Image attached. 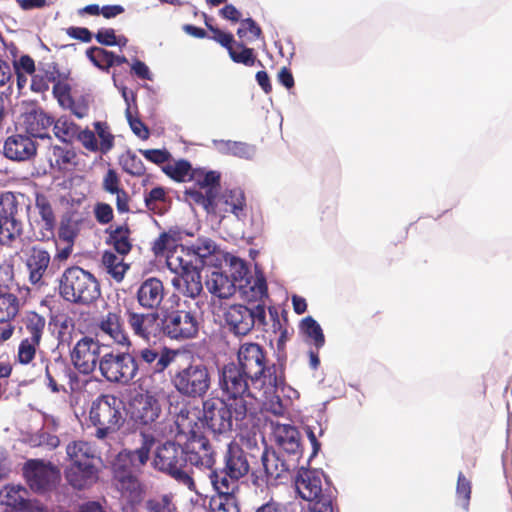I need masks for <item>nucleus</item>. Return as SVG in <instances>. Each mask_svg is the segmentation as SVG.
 Wrapping results in <instances>:
<instances>
[{
  "mask_svg": "<svg viewBox=\"0 0 512 512\" xmlns=\"http://www.w3.org/2000/svg\"><path fill=\"white\" fill-rule=\"evenodd\" d=\"M236 365L250 375L253 388L258 389L263 396L275 393L285 384L283 369L274 363L269 365L267 352L259 343H241L237 351Z\"/></svg>",
  "mask_w": 512,
  "mask_h": 512,
  "instance_id": "obj_1",
  "label": "nucleus"
},
{
  "mask_svg": "<svg viewBox=\"0 0 512 512\" xmlns=\"http://www.w3.org/2000/svg\"><path fill=\"white\" fill-rule=\"evenodd\" d=\"M66 454L70 465L65 470V478L73 488L81 490L97 482L95 449L89 442L83 440L70 442L66 446Z\"/></svg>",
  "mask_w": 512,
  "mask_h": 512,
  "instance_id": "obj_2",
  "label": "nucleus"
},
{
  "mask_svg": "<svg viewBox=\"0 0 512 512\" xmlns=\"http://www.w3.org/2000/svg\"><path fill=\"white\" fill-rule=\"evenodd\" d=\"M58 291L65 301L76 305H90L101 296L96 277L79 266L64 270L59 278Z\"/></svg>",
  "mask_w": 512,
  "mask_h": 512,
  "instance_id": "obj_3",
  "label": "nucleus"
},
{
  "mask_svg": "<svg viewBox=\"0 0 512 512\" xmlns=\"http://www.w3.org/2000/svg\"><path fill=\"white\" fill-rule=\"evenodd\" d=\"M250 375L235 362L225 364L219 376V386L226 399L234 402L235 411L238 417L247 415V399H256L255 389L249 386Z\"/></svg>",
  "mask_w": 512,
  "mask_h": 512,
  "instance_id": "obj_4",
  "label": "nucleus"
},
{
  "mask_svg": "<svg viewBox=\"0 0 512 512\" xmlns=\"http://www.w3.org/2000/svg\"><path fill=\"white\" fill-rule=\"evenodd\" d=\"M122 401L112 394H102L92 401L89 423L96 428L95 437L103 440L117 432L124 423Z\"/></svg>",
  "mask_w": 512,
  "mask_h": 512,
  "instance_id": "obj_5",
  "label": "nucleus"
},
{
  "mask_svg": "<svg viewBox=\"0 0 512 512\" xmlns=\"http://www.w3.org/2000/svg\"><path fill=\"white\" fill-rule=\"evenodd\" d=\"M234 402L224 398H209L202 404V423L214 438H230L233 423L243 421L246 415L238 417Z\"/></svg>",
  "mask_w": 512,
  "mask_h": 512,
  "instance_id": "obj_6",
  "label": "nucleus"
},
{
  "mask_svg": "<svg viewBox=\"0 0 512 512\" xmlns=\"http://www.w3.org/2000/svg\"><path fill=\"white\" fill-rule=\"evenodd\" d=\"M188 421L187 415L181 411L177 425L183 433L189 434V437L182 445L186 466L189 464L199 469L213 470L216 463V453L212 448L209 439L195 431L191 422Z\"/></svg>",
  "mask_w": 512,
  "mask_h": 512,
  "instance_id": "obj_7",
  "label": "nucleus"
},
{
  "mask_svg": "<svg viewBox=\"0 0 512 512\" xmlns=\"http://www.w3.org/2000/svg\"><path fill=\"white\" fill-rule=\"evenodd\" d=\"M224 466L209 473L211 483L220 484L221 489H238V481L250 471L246 452L235 441L227 444L223 455Z\"/></svg>",
  "mask_w": 512,
  "mask_h": 512,
  "instance_id": "obj_8",
  "label": "nucleus"
},
{
  "mask_svg": "<svg viewBox=\"0 0 512 512\" xmlns=\"http://www.w3.org/2000/svg\"><path fill=\"white\" fill-rule=\"evenodd\" d=\"M184 457L182 445L173 441H166L156 448L153 466L156 470L169 475L189 490L195 491L196 485L190 472L186 470Z\"/></svg>",
  "mask_w": 512,
  "mask_h": 512,
  "instance_id": "obj_9",
  "label": "nucleus"
},
{
  "mask_svg": "<svg viewBox=\"0 0 512 512\" xmlns=\"http://www.w3.org/2000/svg\"><path fill=\"white\" fill-rule=\"evenodd\" d=\"M176 391L187 398H203L211 387L209 368L201 362H191L179 367L171 377Z\"/></svg>",
  "mask_w": 512,
  "mask_h": 512,
  "instance_id": "obj_10",
  "label": "nucleus"
},
{
  "mask_svg": "<svg viewBox=\"0 0 512 512\" xmlns=\"http://www.w3.org/2000/svg\"><path fill=\"white\" fill-rule=\"evenodd\" d=\"M139 363L129 352L106 351L102 353L99 372L109 383L128 385L137 376Z\"/></svg>",
  "mask_w": 512,
  "mask_h": 512,
  "instance_id": "obj_11",
  "label": "nucleus"
},
{
  "mask_svg": "<svg viewBox=\"0 0 512 512\" xmlns=\"http://www.w3.org/2000/svg\"><path fill=\"white\" fill-rule=\"evenodd\" d=\"M224 320L228 330L236 336H246L255 325H266L265 304L258 303L251 306L230 305L224 313Z\"/></svg>",
  "mask_w": 512,
  "mask_h": 512,
  "instance_id": "obj_12",
  "label": "nucleus"
},
{
  "mask_svg": "<svg viewBox=\"0 0 512 512\" xmlns=\"http://www.w3.org/2000/svg\"><path fill=\"white\" fill-rule=\"evenodd\" d=\"M23 477L29 488L38 494L52 491L60 480V471L51 462L40 459L26 461L22 468Z\"/></svg>",
  "mask_w": 512,
  "mask_h": 512,
  "instance_id": "obj_13",
  "label": "nucleus"
},
{
  "mask_svg": "<svg viewBox=\"0 0 512 512\" xmlns=\"http://www.w3.org/2000/svg\"><path fill=\"white\" fill-rule=\"evenodd\" d=\"M199 321L196 315L186 310L167 311L161 318V333L172 340H190L197 336Z\"/></svg>",
  "mask_w": 512,
  "mask_h": 512,
  "instance_id": "obj_14",
  "label": "nucleus"
},
{
  "mask_svg": "<svg viewBox=\"0 0 512 512\" xmlns=\"http://www.w3.org/2000/svg\"><path fill=\"white\" fill-rule=\"evenodd\" d=\"M221 175L217 171H205L204 169H193L190 179L194 187L186 189L185 195L193 203L203 208L211 206L214 195L220 191Z\"/></svg>",
  "mask_w": 512,
  "mask_h": 512,
  "instance_id": "obj_15",
  "label": "nucleus"
},
{
  "mask_svg": "<svg viewBox=\"0 0 512 512\" xmlns=\"http://www.w3.org/2000/svg\"><path fill=\"white\" fill-rule=\"evenodd\" d=\"M130 419L139 427L153 428L162 414L161 404L150 391L137 393L128 405Z\"/></svg>",
  "mask_w": 512,
  "mask_h": 512,
  "instance_id": "obj_16",
  "label": "nucleus"
},
{
  "mask_svg": "<svg viewBox=\"0 0 512 512\" xmlns=\"http://www.w3.org/2000/svg\"><path fill=\"white\" fill-rule=\"evenodd\" d=\"M112 481L115 489L130 504L138 505L146 494L145 485L140 481L136 470L131 467L113 462Z\"/></svg>",
  "mask_w": 512,
  "mask_h": 512,
  "instance_id": "obj_17",
  "label": "nucleus"
},
{
  "mask_svg": "<svg viewBox=\"0 0 512 512\" xmlns=\"http://www.w3.org/2000/svg\"><path fill=\"white\" fill-rule=\"evenodd\" d=\"M261 468L256 470V473H263L265 481L271 483L272 481H280L288 479L291 472L298 468L299 460L288 455L276 453L274 450L268 449L266 446L260 455Z\"/></svg>",
  "mask_w": 512,
  "mask_h": 512,
  "instance_id": "obj_18",
  "label": "nucleus"
},
{
  "mask_svg": "<svg viewBox=\"0 0 512 512\" xmlns=\"http://www.w3.org/2000/svg\"><path fill=\"white\" fill-rule=\"evenodd\" d=\"M211 35L208 38L224 47L230 59L236 64H242L252 67L256 63L262 66V62L257 58L255 49L247 47L243 41H236L233 34L225 32L218 27H210Z\"/></svg>",
  "mask_w": 512,
  "mask_h": 512,
  "instance_id": "obj_19",
  "label": "nucleus"
},
{
  "mask_svg": "<svg viewBox=\"0 0 512 512\" xmlns=\"http://www.w3.org/2000/svg\"><path fill=\"white\" fill-rule=\"evenodd\" d=\"M96 336L107 339L111 344L129 349L132 341L125 327V319L121 311H109L101 316L96 324Z\"/></svg>",
  "mask_w": 512,
  "mask_h": 512,
  "instance_id": "obj_20",
  "label": "nucleus"
},
{
  "mask_svg": "<svg viewBox=\"0 0 512 512\" xmlns=\"http://www.w3.org/2000/svg\"><path fill=\"white\" fill-rule=\"evenodd\" d=\"M101 345L99 341L84 336L78 340L71 351V361L75 369L80 373L88 375L95 371L100 365Z\"/></svg>",
  "mask_w": 512,
  "mask_h": 512,
  "instance_id": "obj_21",
  "label": "nucleus"
},
{
  "mask_svg": "<svg viewBox=\"0 0 512 512\" xmlns=\"http://www.w3.org/2000/svg\"><path fill=\"white\" fill-rule=\"evenodd\" d=\"M23 232V222L19 218V201L15 196L3 209H0V245L12 248Z\"/></svg>",
  "mask_w": 512,
  "mask_h": 512,
  "instance_id": "obj_22",
  "label": "nucleus"
},
{
  "mask_svg": "<svg viewBox=\"0 0 512 512\" xmlns=\"http://www.w3.org/2000/svg\"><path fill=\"white\" fill-rule=\"evenodd\" d=\"M25 267L32 285H44L45 278L53 273L51 253L41 245H32L26 255Z\"/></svg>",
  "mask_w": 512,
  "mask_h": 512,
  "instance_id": "obj_23",
  "label": "nucleus"
},
{
  "mask_svg": "<svg viewBox=\"0 0 512 512\" xmlns=\"http://www.w3.org/2000/svg\"><path fill=\"white\" fill-rule=\"evenodd\" d=\"M125 318L133 334L144 341H150L161 333V318L156 311L138 312L126 309Z\"/></svg>",
  "mask_w": 512,
  "mask_h": 512,
  "instance_id": "obj_24",
  "label": "nucleus"
},
{
  "mask_svg": "<svg viewBox=\"0 0 512 512\" xmlns=\"http://www.w3.org/2000/svg\"><path fill=\"white\" fill-rule=\"evenodd\" d=\"M246 198L244 192L240 188L226 190L222 194H215L211 206H205L207 213L215 215H224L231 213L237 219L242 220L246 217Z\"/></svg>",
  "mask_w": 512,
  "mask_h": 512,
  "instance_id": "obj_25",
  "label": "nucleus"
},
{
  "mask_svg": "<svg viewBox=\"0 0 512 512\" xmlns=\"http://www.w3.org/2000/svg\"><path fill=\"white\" fill-rule=\"evenodd\" d=\"M235 265L238 266V276L235 280L240 282L239 287L242 289L246 299L253 304L263 303V300L268 297L266 278L261 272H256L255 276H248L249 270L244 261L240 260Z\"/></svg>",
  "mask_w": 512,
  "mask_h": 512,
  "instance_id": "obj_26",
  "label": "nucleus"
},
{
  "mask_svg": "<svg viewBox=\"0 0 512 512\" xmlns=\"http://www.w3.org/2000/svg\"><path fill=\"white\" fill-rule=\"evenodd\" d=\"M322 473L316 469L301 467L295 477V487L299 496L306 501H315L314 505L319 506L322 498H331L322 493Z\"/></svg>",
  "mask_w": 512,
  "mask_h": 512,
  "instance_id": "obj_27",
  "label": "nucleus"
},
{
  "mask_svg": "<svg viewBox=\"0 0 512 512\" xmlns=\"http://www.w3.org/2000/svg\"><path fill=\"white\" fill-rule=\"evenodd\" d=\"M165 296V286L157 277H149L145 279L136 291L137 303L146 311L158 312Z\"/></svg>",
  "mask_w": 512,
  "mask_h": 512,
  "instance_id": "obj_28",
  "label": "nucleus"
},
{
  "mask_svg": "<svg viewBox=\"0 0 512 512\" xmlns=\"http://www.w3.org/2000/svg\"><path fill=\"white\" fill-rule=\"evenodd\" d=\"M38 144L29 134H13L9 136L3 147L4 156L12 161L24 162L32 160L37 154Z\"/></svg>",
  "mask_w": 512,
  "mask_h": 512,
  "instance_id": "obj_29",
  "label": "nucleus"
},
{
  "mask_svg": "<svg viewBox=\"0 0 512 512\" xmlns=\"http://www.w3.org/2000/svg\"><path fill=\"white\" fill-rule=\"evenodd\" d=\"M35 208L39 216V219L35 221L38 229L37 239L43 242L54 239L57 221L54 209L48 197L42 193H37L35 197Z\"/></svg>",
  "mask_w": 512,
  "mask_h": 512,
  "instance_id": "obj_30",
  "label": "nucleus"
},
{
  "mask_svg": "<svg viewBox=\"0 0 512 512\" xmlns=\"http://www.w3.org/2000/svg\"><path fill=\"white\" fill-rule=\"evenodd\" d=\"M155 437L149 433H141V445L134 450L124 449L115 458L116 463L139 470L149 460L150 452L155 444Z\"/></svg>",
  "mask_w": 512,
  "mask_h": 512,
  "instance_id": "obj_31",
  "label": "nucleus"
},
{
  "mask_svg": "<svg viewBox=\"0 0 512 512\" xmlns=\"http://www.w3.org/2000/svg\"><path fill=\"white\" fill-rule=\"evenodd\" d=\"M275 442L291 457L300 459L302 455L300 434L296 427L290 424L272 422Z\"/></svg>",
  "mask_w": 512,
  "mask_h": 512,
  "instance_id": "obj_32",
  "label": "nucleus"
},
{
  "mask_svg": "<svg viewBox=\"0 0 512 512\" xmlns=\"http://www.w3.org/2000/svg\"><path fill=\"white\" fill-rule=\"evenodd\" d=\"M24 115L23 124L27 134L33 138H50L49 128L54 123V118L48 115L43 109L32 106Z\"/></svg>",
  "mask_w": 512,
  "mask_h": 512,
  "instance_id": "obj_33",
  "label": "nucleus"
},
{
  "mask_svg": "<svg viewBox=\"0 0 512 512\" xmlns=\"http://www.w3.org/2000/svg\"><path fill=\"white\" fill-rule=\"evenodd\" d=\"M201 269L175 273L172 279L173 287L183 296L196 299L203 291Z\"/></svg>",
  "mask_w": 512,
  "mask_h": 512,
  "instance_id": "obj_34",
  "label": "nucleus"
},
{
  "mask_svg": "<svg viewBox=\"0 0 512 512\" xmlns=\"http://www.w3.org/2000/svg\"><path fill=\"white\" fill-rule=\"evenodd\" d=\"M84 221V217L78 211L70 210L63 213L57 231L58 239L61 242H75Z\"/></svg>",
  "mask_w": 512,
  "mask_h": 512,
  "instance_id": "obj_35",
  "label": "nucleus"
},
{
  "mask_svg": "<svg viewBox=\"0 0 512 512\" xmlns=\"http://www.w3.org/2000/svg\"><path fill=\"white\" fill-rule=\"evenodd\" d=\"M235 276H238L237 271L233 274V279L221 271H212L206 279V287L212 295L227 299L236 291Z\"/></svg>",
  "mask_w": 512,
  "mask_h": 512,
  "instance_id": "obj_36",
  "label": "nucleus"
},
{
  "mask_svg": "<svg viewBox=\"0 0 512 512\" xmlns=\"http://www.w3.org/2000/svg\"><path fill=\"white\" fill-rule=\"evenodd\" d=\"M175 353L169 349H158L145 347L139 350L137 357L141 363H145L154 372H163L173 361Z\"/></svg>",
  "mask_w": 512,
  "mask_h": 512,
  "instance_id": "obj_37",
  "label": "nucleus"
},
{
  "mask_svg": "<svg viewBox=\"0 0 512 512\" xmlns=\"http://www.w3.org/2000/svg\"><path fill=\"white\" fill-rule=\"evenodd\" d=\"M102 188L105 192L116 195V207L119 213L129 212V195L121 187V180L114 169H108L104 175Z\"/></svg>",
  "mask_w": 512,
  "mask_h": 512,
  "instance_id": "obj_38",
  "label": "nucleus"
},
{
  "mask_svg": "<svg viewBox=\"0 0 512 512\" xmlns=\"http://www.w3.org/2000/svg\"><path fill=\"white\" fill-rule=\"evenodd\" d=\"M106 244L112 246L120 256L128 255L132 250L131 230L127 224L106 229Z\"/></svg>",
  "mask_w": 512,
  "mask_h": 512,
  "instance_id": "obj_39",
  "label": "nucleus"
},
{
  "mask_svg": "<svg viewBox=\"0 0 512 512\" xmlns=\"http://www.w3.org/2000/svg\"><path fill=\"white\" fill-rule=\"evenodd\" d=\"M28 494V490L22 485L7 484L0 492L1 503L17 511H27L31 507Z\"/></svg>",
  "mask_w": 512,
  "mask_h": 512,
  "instance_id": "obj_40",
  "label": "nucleus"
},
{
  "mask_svg": "<svg viewBox=\"0 0 512 512\" xmlns=\"http://www.w3.org/2000/svg\"><path fill=\"white\" fill-rule=\"evenodd\" d=\"M166 265L173 273H180L196 269L192 254L187 245L180 244L177 248L166 254Z\"/></svg>",
  "mask_w": 512,
  "mask_h": 512,
  "instance_id": "obj_41",
  "label": "nucleus"
},
{
  "mask_svg": "<svg viewBox=\"0 0 512 512\" xmlns=\"http://www.w3.org/2000/svg\"><path fill=\"white\" fill-rule=\"evenodd\" d=\"M217 495L211 497L209 507L212 512H240L235 491L238 489H221L220 484L211 483Z\"/></svg>",
  "mask_w": 512,
  "mask_h": 512,
  "instance_id": "obj_42",
  "label": "nucleus"
},
{
  "mask_svg": "<svg viewBox=\"0 0 512 512\" xmlns=\"http://www.w3.org/2000/svg\"><path fill=\"white\" fill-rule=\"evenodd\" d=\"M70 371V367L61 359L48 362L45 366V378L47 387L52 393H67L64 385L60 384L65 379V374Z\"/></svg>",
  "mask_w": 512,
  "mask_h": 512,
  "instance_id": "obj_43",
  "label": "nucleus"
},
{
  "mask_svg": "<svg viewBox=\"0 0 512 512\" xmlns=\"http://www.w3.org/2000/svg\"><path fill=\"white\" fill-rule=\"evenodd\" d=\"M45 327L46 320L42 315L36 312L28 313L23 321V327L21 328L22 339L40 344L45 332Z\"/></svg>",
  "mask_w": 512,
  "mask_h": 512,
  "instance_id": "obj_44",
  "label": "nucleus"
},
{
  "mask_svg": "<svg viewBox=\"0 0 512 512\" xmlns=\"http://www.w3.org/2000/svg\"><path fill=\"white\" fill-rule=\"evenodd\" d=\"M184 232L178 228H170L162 232L152 244V251L156 256H163L177 248L183 240Z\"/></svg>",
  "mask_w": 512,
  "mask_h": 512,
  "instance_id": "obj_45",
  "label": "nucleus"
},
{
  "mask_svg": "<svg viewBox=\"0 0 512 512\" xmlns=\"http://www.w3.org/2000/svg\"><path fill=\"white\" fill-rule=\"evenodd\" d=\"M188 248L198 269H202L207 264V259L213 256L218 249L216 243L208 237H198L195 243Z\"/></svg>",
  "mask_w": 512,
  "mask_h": 512,
  "instance_id": "obj_46",
  "label": "nucleus"
},
{
  "mask_svg": "<svg viewBox=\"0 0 512 512\" xmlns=\"http://www.w3.org/2000/svg\"><path fill=\"white\" fill-rule=\"evenodd\" d=\"M101 263L106 272L116 281L121 282L129 268L124 262V256L116 255L111 251H104Z\"/></svg>",
  "mask_w": 512,
  "mask_h": 512,
  "instance_id": "obj_47",
  "label": "nucleus"
},
{
  "mask_svg": "<svg viewBox=\"0 0 512 512\" xmlns=\"http://www.w3.org/2000/svg\"><path fill=\"white\" fill-rule=\"evenodd\" d=\"M59 78V71L55 65L47 68L39 67L32 76L30 88L33 92L44 93L49 90L50 83H55Z\"/></svg>",
  "mask_w": 512,
  "mask_h": 512,
  "instance_id": "obj_48",
  "label": "nucleus"
},
{
  "mask_svg": "<svg viewBox=\"0 0 512 512\" xmlns=\"http://www.w3.org/2000/svg\"><path fill=\"white\" fill-rule=\"evenodd\" d=\"M51 166L57 168L59 171H67L76 165V153L72 149H67L58 145L50 148Z\"/></svg>",
  "mask_w": 512,
  "mask_h": 512,
  "instance_id": "obj_49",
  "label": "nucleus"
},
{
  "mask_svg": "<svg viewBox=\"0 0 512 512\" xmlns=\"http://www.w3.org/2000/svg\"><path fill=\"white\" fill-rule=\"evenodd\" d=\"M221 153L244 159H251L255 155V146L241 141L221 140L218 142Z\"/></svg>",
  "mask_w": 512,
  "mask_h": 512,
  "instance_id": "obj_50",
  "label": "nucleus"
},
{
  "mask_svg": "<svg viewBox=\"0 0 512 512\" xmlns=\"http://www.w3.org/2000/svg\"><path fill=\"white\" fill-rule=\"evenodd\" d=\"M80 126L73 122L68 116H61L53 123L54 135L62 142L72 143L76 138Z\"/></svg>",
  "mask_w": 512,
  "mask_h": 512,
  "instance_id": "obj_51",
  "label": "nucleus"
},
{
  "mask_svg": "<svg viewBox=\"0 0 512 512\" xmlns=\"http://www.w3.org/2000/svg\"><path fill=\"white\" fill-rule=\"evenodd\" d=\"M163 172L177 182H184L190 175L193 168L189 161L181 159L174 163H168L162 168Z\"/></svg>",
  "mask_w": 512,
  "mask_h": 512,
  "instance_id": "obj_52",
  "label": "nucleus"
},
{
  "mask_svg": "<svg viewBox=\"0 0 512 512\" xmlns=\"http://www.w3.org/2000/svg\"><path fill=\"white\" fill-rule=\"evenodd\" d=\"M301 330L313 341L316 348H321L325 343V337L321 326L311 316H307L301 322Z\"/></svg>",
  "mask_w": 512,
  "mask_h": 512,
  "instance_id": "obj_53",
  "label": "nucleus"
},
{
  "mask_svg": "<svg viewBox=\"0 0 512 512\" xmlns=\"http://www.w3.org/2000/svg\"><path fill=\"white\" fill-rule=\"evenodd\" d=\"M146 512H174L176 506L171 494L156 495L145 502Z\"/></svg>",
  "mask_w": 512,
  "mask_h": 512,
  "instance_id": "obj_54",
  "label": "nucleus"
},
{
  "mask_svg": "<svg viewBox=\"0 0 512 512\" xmlns=\"http://www.w3.org/2000/svg\"><path fill=\"white\" fill-rule=\"evenodd\" d=\"M89 60L98 68L108 70L113 67V52L100 47H90L86 51Z\"/></svg>",
  "mask_w": 512,
  "mask_h": 512,
  "instance_id": "obj_55",
  "label": "nucleus"
},
{
  "mask_svg": "<svg viewBox=\"0 0 512 512\" xmlns=\"http://www.w3.org/2000/svg\"><path fill=\"white\" fill-rule=\"evenodd\" d=\"M472 493V483L463 472L458 473L457 484H456V498L459 501L461 507L465 510H469L470 499Z\"/></svg>",
  "mask_w": 512,
  "mask_h": 512,
  "instance_id": "obj_56",
  "label": "nucleus"
},
{
  "mask_svg": "<svg viewBox=\"0 0 512 512\" xmlns=\"http://www.w3.org/2000/svg\"><path fill=\"white\" fill-rule=\"evenodd\" d=\"M121 165L122 169L132 176L141 177L146 172L143 161L132 152H127L122 156Z\"/></svg>",
  "mask_w": 512,
  "mask_h": 512,
  "instance_id": "obj_57",
  "label": "nucleus"
},
{
  "mask_svg": "<svg viewBox=\"0 0 512 512\" xmlns=\"http://www.w3.org/2000/svg\"><path fill=\"white\" fill-rule=\"evenodd\" d=\"M95 131L100 139L98 142L99 151L102 154L108 153L114 146V135L110 132L106 122H95Z\"/></svg>",
  "mask_w": 512,
  "mask_h": 512,
  "instance_id": "obj_58",
  "label": "nucleus"
},
{
  "mask_svg": "<svg viewBox=\"0 0 512 512\" xmlns=\"http://www.w3.org/2000/svg\"><path fill=\"white\" fill-rule=\"evenodd\" d=\"M237 36L240 39L247 38L248 41H253L262 36V30L252 18H246L241 20V25L237 29Z\"/></svg>",
  "mask_w": 512,
  "mask_h": 512,
  "instance_id": "obj_59",
  "label": "nucleus"
},
{
  "mask_svg": "<svg viewBox=\"0 0 512 512\" xmlns=\"http://www.w3.org/2000/svg\"><path fill=\"white\" fill-rule=\"evenodd\" d=\"M269 314L273 320V329L274 332L277 330L280 332L279 338L277 340V350L280 353L285 352V344L289 339L291 333L289 332L287 327H283L278 316V312L276 309H269Z\"/></svg>",
  "mask_w": 512,
  "mask_h": 512,
  "instance_id": "obj_60",
  "label": "nucleus"
},
{
  "mask_svg": "<svg viewBox=\"0 0 512 512\" xmlns=\"http://www.w3.org/2000/svg\"><path fill=\"white\" fill-rule=\"evenodd\" d=\"M40 344L29 342L27 339H21L18 346L17 358L21 364H29L35 358Z\"/></svg>",
  "mask_w": 512,
  "mask_h": 512,
  "instance_id": "obj_61",
  "label": "nucleus"
},
{
  "mask_svg": "<svg viewBox=\"0 0 512 512\" xmlns=\"http://www.w3.org/2000/svg\"><path fill=\"white\" fill-rule=\"evenodd\" d=\"M146 207L155 213L160 211L159 204L165 203L166 201V192L162 187H155L150 190L149 193L145 195L144 198Z\"/></svg>",
  "mask_w": 512,
  "mask_h": 512,
  "instance_id": "obj_62",
  "label": "nucleus"
},
{
  "mask_svg": "<svg viewBox=\"0 0 512 512\" xmlns=\"http://www.w3.org/2000/svg\"><path fill=\"white\" fill-rule=\"evenodd\" d=\"M63 108L69 109L78 119H83L88 116L90 105L88 99L85 96H81L77 99L72 97Z\"/></svg>",
  "mask_w": 512,
  "mask_h": 512,
  "instance_id": "obj_63",
  "label": "nucleus"
},
{
  "mask_svg": "<svg viewBox=\"0 0 512 512\" xmlns=\"http://www.w3.org/2000/svg\"><path fill=\"white\" fill-rule=\"evenodd\" d=\"M96 221L101 225L110 223L114 218V212L111 205L104 202H97L93 209Z\"/></svg>",
  "mask_w": 512,
  "mask_h": 512,
  "instance_id": "obj_64",
  "label": "nucleus"
}]
</instances>
